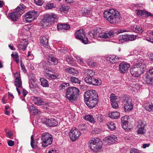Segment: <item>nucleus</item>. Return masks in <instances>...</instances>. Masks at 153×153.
<instances>
[{
	"label": "nucleus",
	"instance_id": "55",
	"mask_svg": "<svg viewBox=\"0 0 153 153\" xmlns=\"http://www.w3.org/2000/svg\"><path fill=\"white\" fill-rule=\"evenodd\" d=\"M40 112L39 111L38 109H36L34 108L33 110V111L31 113L33 115H35L37 114H39Z\"/></svg>",
	"mask_w": 153,
	"mask_h": 153
},
{
	"label": "nucleus",
	"instance_id": "25",
	"mask_svg": "<svg viewBox=\"0 0 153 153\" xmlns=\"http://www.w3.org/2000/svg\"><path fill=\"white\" fill-rule=\"evenodd\" d=\"M132 30L135 33H141L143 31V30L141 27L139 26L134 25L131 27Z\"/></svg>",
	"mask_w": 153,
	"mask_h": 153
},
{
	"label": "nucleus",
	"instance_id": "59",
	"mask_svg": "<svg viewBox=\"0 0 153 153\" xmlns=\"http://www.w3.org/2000/svg\"><path fill=\"white\" fill-rule=\"evenodd\" d=\"M67 85H69V84L68 83H63L61 85L60 87L64 89L65 87L67 86Z\"/></svg>",
	"mask_w": 153,
	"mask_h": 153
},
{
	"label": "nucleus",
	"instance_id": "36",
	"mask_svg": "<svg viewBox=\"0 0 153 153\" xmlns=\"http://www.w3.org/2000/svg\"><path fill=\"white\" fill-rule=\"evenodd\" d=\"M11 56L13 60L16 62L17 63H18L19 62V58L18 53L16 52L13 53L11 54Z\"/></svg>",
	"mask_w": 153,
	"mask_h": 153
},
{
	"label": "nucleus",
	"instance_id": "6",
	"mask_svg": "<svg viewBox=\"0 0 153 153\" xmlns=\"http://www.w3.org/2000/svg\"><path fill=\"white\" fill-rule=\"evenodd\" d=\"M41 139L42 141V146L44 148H47L51 145L53 141V137L50 134L45 132L41 135Z\"/></svg>",
	"mask_w": 153,
	"mask_h": 153
},
{
	"label": "nucleus",
	"instance_id": "2",
	"mask_svg": "<svg viewBox=\"0 0 153 153\" xmlns=\"http://www.w3.org/2000/svg\"><path fill=\"white\" fill-rule=\"evenodd\" d=\"M79 93V90L76 87H69L66 90L65 97L70 102H74L77 100Z\"/></svg>",
	"mask_w": 153,
	"mask_h": 153
},
{
	"label": "nucleus",
	"instance_id": "43",
	"mask_svg": "<svg viewBox=\"0 0 153 153\" xmlns=\"http://www.w3.org/2000/svg\"><path fill=\"white\" fill-rule=\"evenodd\" d=\"M33 137L34 136L32 135L31 137L30 144L33 148H34L35 147L36 145V140H34Z\"/></svg>",
	"mask_w": 153,
	"mask_h": 153
},
{
	"label": "nucleus",
	"instance_id": "42",
	"mask_svg": "<svg viewBox=\"0 0 153 153\" xmlns=\"http://www.w3.org/2000/svg\"><path fill=\"white\" fill-rule=\"evenodd\" d=\"M48 59L49 61H51L55 65H56L58 62V60L57 59L51 56H49Z\"/></svg>",
	"mask_w": 153,
	"mask_h": 153
},
{
	"label": "nucleus",
	"instance_id": "22",
	"mask_svg": "<svg viewBox=\"0 0 153 153\" xmlns=\"http://www.w3.org/2000/svg\"><path fill=\"white\" fill-rule=\"evenodd\" d=\"M137 11V15L138 16H141L143 15H144L145 16L147 17L149 16H153V15L147 11L140 10H138Z\"/></svg>",
	"mask_w": 153,
	"mask_h": 153
},
{
	"label": "nucleus",
	"instance_id": "7",
	"mask_svg": "<svg viewBox=\"0 0 153 153\" xmlns=\"http://www.w3.org/2000/svg\"><path fill=\"white\" fill-rule=\"evenodd\" d=\"M57 20V16L55 13L48 14L44 15L42 21L47 25H49Z\"/></svg>",
	"mask_w": 153,
	"mask_h": 153
},
{
	"label": "nucleus",
	"instance_id": "26",
	"mask_svg": "<svg viewBox=\"0 0 153 153\" xmlns=\"http://www.w3.org/2000/svg\"><path fill=\"white\" fill-rule=\"evenodd\" d=\"M122 102L124 105H126L129 102L132 101V99L128 95H126L122 97L121 98Z\"/></svg>",
	"mask_w": 153,
	"mask_h": 153
},
{
	"label": "nucleus",
	"instance_id": "16",
	"mask_svg": "<svg viewBox=\"0 0 153 153\" xmlns=\"http://www.w3.org/2000/svg\"><path fill=\"white\" fill-rule=\"evenodd\" d=\"M130 67L129 64L126 62H122L119 65V71L121 74H123L127 71Z\"/></svg>",
	"mask_w": 153,
	"mask_h": 153
},
{
	"label": "nucleus",
	"instance_id": "24",
	"mask_svg": "<svg viewBox=\"0 0 153 153\" xmlns=\"http://www.w3.org/2000/svg\"><path fill=\"white\" fill-rule=\"evenodd\" d=\"M129 102L124 105V110L126 112L131 111L133 108V106L132 101H130Z\"/></svg>",
	"mask_w": 153,
	"mask_h": 153
},
{
	"label": "nucleus",
	"instance_id": "51",
	"mask_svg": "<svg viewBox=\"0 0 153 153\" xmlns=\"http://www.w3.org/2000/svg\"><path fill=\"white\" fill-rule=\"evenodd\" d=\"M6 135L7 137L11 138V137L13 136L12 132L10 130H8V132L6 134Z\"/></svg>",
	"mask_w": 153,
	"mask_h": 153
},
{
	"label": "nucleus",
	"instance_id": "3",
	"mask_svg": "<svg viewBox=\"0 0 153 153\" xmlns=\"http://www.w3.org/2000/svg\"><path fill=\"white\" fill-rule=\"evenodd\" d=\"M146 68L145 64L138 62L133 65L130 71L133 76L137 77L143 73Z\"/></svg>",
	"mask_w": 153,
	"mask_h": 153
},
{
	"label": "nucleus",
	"instance_id": "50",
	"mask_svg": "<svg viewBox=\"0 0 153 153\" xmlns=\"http://www.w3.org/2000/svg\"><path fill=\"white\" fill-rule=\"evenodd\" d=\"M35 3L37 5H41L44 3L43 0H34Z\"/></svg>",
	"mask_w": 153,
	"mask_h": 153
},
{
	"label": "nucleus",
	"instance_id": "44",
	"mask_svg": "<svg viewBox=\"0 0 153 153\" xmlns=\"http://www.w3.org/2000/svg\"><path fill=\"white\" fill-rule=\"evenodd\" d=\"M87 63L89 66L93 67L96 66L97 65V63L96 62L92 61L90 59H88V60L87 61Z\"/></svg>",
	"mask_w": 153,
	"mask_h": 153
},
{
	"label": "nucleus",
	"instance_id": "21",
	"mask_svg": "<svg viewBox=\"0 0 153 153\" xmlns=\"http://www.w3.org/2000/svg\"><path fill=\"white\" fill-rule=\"evenodd\" d=\"M57 27L59 30H67L70 28V25L68 24H58L57 25Z\"/></svg>",
	"mask_w": 153,
	"mask_h": 153
},
{
	"label": "nucleus",
	"instance_id": "35",
	"mask_svg": "<svg viewBox=\"0 0 153 153\" xmlns=\"http://www.w3.org/2000/svg\"><path fill=\"white\" fill-rule=\"evenodd\" d=\"M86 120L89 121L90 122L94 123L95 122V119L91 115H89L86 116L84 118Z\"/></svg>",
	"mask_w": 153,
	"mask_h": 153
},
{
	"label": "nucleus",
	"instance_id": "41",
	"mask_svg": "<svg viewBox=\"0 0 153 153\" xmlns=\"http://www.w3.org/2000/svg\"><path fill=\"white\" fill-rule=\"evenodd\" d=\"M143 106L146 110L153 111V105H149L148 106L147 104H144Z\"/></svg>",
	"mask_w": 153,
	"mask_h": 153
},
{
	"label": "nucleus",
	"instance_id": "58",
	"mask_svg": "<svg viewBox=\"0 0 153 153\" xmlns=\"http://www.w3.org/2000/svg\"><path fill=\"white\" fill-rule=\"evenodd\" d=\"M114 63L118 62L119 61L120 59V58L119 57H118V56H115V55H114Z\"/></svg>",
	"mask_w": 153,
	"mask_h": 153
},
{
	"label": "nucleus",
	"instance_id": "32",
	"mask_svg": "<svg viewBox=\"0 0 153 153\" xmlns=\"http://www.w3.org/2000/svg\"><path fill=\"white\" fill-rule=\"evenodd\" d=\"M28 44V42L25 41L23 44L22 43L19 44L18 45V48L19 50L24 51L25 50Z\"/></svg>",
	"mask_w": 153,
	"mask_h": 153
},
{
	"label": "nucleus",
	"instance_id": "18",
	"mask_svg": "<svg viewBox=\"0 0 153 153\" xmlns=\"http://www.w3.org/2000/svg\"><path fill=\"white\" fill-rule=\"evenodd\" d=\"M137 127L138 129L137 133L141 134H144L145 132L144 130L145 125L143 122L141 120H139L137 121Z\"/></svg>",
	"mask_w": 153,
	"mask_h": 153
},
{
	"label": "nucleus",
	"instance_id": "30",
	"mask_svg": "<svg viewBox=\"0 0 153 153\" xmlns=\"http://www.w3.org/2000/svg\"><path fill=\"white\" fill-rule=\"evenodd\" d=\"M128 35H120L118 38L119 43L128 41Z\"/></svg>",
	"mask_w": 153,
	"mask_h": 153
},
{
	"label": "nucleus",
	"instance_id": "62",
	"mask_svg": "<svg viewBox=\"0 0 153 153\" xmlns=\"http://www.w3.org/2000/svg\"><path fill=\"white\" fill-rule=\"evenodd\" d=\"M35 107H34L33 105H30L29 107V110L30 112L31 113L33 111V110L34 108Z\"/></svg>",
	"mask_w": 153,
	"mask_h": 153
},
{
	"label": "nucleus",
	"instance_id": "4",
	"mask_svg": "<svg viewBox=\"0 0 153 153\" xmlns=\"http://www.w3.org/2000/svg\"><path fill=\"white\" fill-rule=\"evenodd\" d=\"M26 6L22 4H20L16 7L14 12L8 14L10 18L13 21H16L19 17L25 12V10Z\"/></svg>",
	"mask_w": 153,
	"mask_h": 153
},
{
	"label": "nucleus",
	"instance_id": "57",
	"mask_svg": "<svg viewBox=\"0 0 153 153\" xmlns=\"http://www.w3.org/2000/svg\"><path fill=\"white\" fill-rule=\"evenodd\" d=\"M8 145L10 146H12L14 145V141L12 140H10L7 142Z\"/></svg>",
	"mask_w": 153,
	"mask_h": 153
},
{
	"label": "nucleus",
	"instance_id": "29",
	"mask_svg": "<svg viewBox=\"0 0 153 153\" xmlns=\"http://www.w3.org/2000/svg\"><path fill=\"white\" fill-rule=\"evenodd\" d=\"M40 40V43L43 46L45 47L46 45H47L48 44V39L46 36H41Z\"/></svg>",
	"mask_w": 153,
	"mask_h": 153
},
{
	"label": "nucleus",
	"instance_id": "52",
	"mask_svg": "<svg viewBox=\"0 0 153 153\" xmlns=\"http://www.w3.org/2000/svg\"><path fill=\"white\" fill-rule=\"evenodd\" d=\"M15 79H21L20 73L19 72H17L14 74Z\"/></svg>",
	"mask_w": 153,
	"mask_h": 153
},
{
	"label": "nucleus",
	"instance_id": "38",
	"mask_svg": "<svg viewBox=\"0 0 153 153\" xmlns=\"http://www.w3.org/2000/svg\"><path fill=\"white\" fill-rule=\"evenodd\" d=\"M106 125L108 128L111 130H113L116 128L115 123L113 122H108L106 123Z\"/></svg>",
	"mask_w": 153,
	"mask_h": 153
},
{
	"label": "nucleus",
	"instance_id": "48",
	"mask_svg": "<svg viewBox=\"0 0 153 153\" xmlns=\"http://www.w3.org/2000/svg\"><path fill=\"white\" fill-rule=\"evenodd\" d=\"M114 55H110L108 56L107 58V60L110 62L113 63L114 62Z\"/></svg>",
	"mask_w": 153,
	"mask_h": 153
},
{
	"label": "nucleus",
	"instance_id": "34",
	"mask_svg": "<svg viewBox=\"0 0 153 153\" xmlns=\"http://www.w3.org/2000/svg\"><path fill=\"white\" fill-rule=\"evenodd\" d=\"M29 84L30 88H33L36 85V81L35 79L31 78L29 81Z\"/></svg>",
	"mask_w": 153,
	"mask_h": 153
},
{
	"label": "nucleus",
	"instance_id": "60",
	"mask_svg": "<svg viewBox=\"0 0 153 153\" xmlns=\"http://www.w3.org/2000/svg\"><path fill=\"white\" fill-rule=\"evenodd\" d=\"M148 73L153 77V68L149 70Z\"/></svg>",
	"mask_w": 153,
	"mask_h": 153
},
{
	"label": "nucleus",
	"instance_id": "11",
	"mask_svg": "<svg viewBox=\"0 0 153 153\" xmlns=\"http://www.w3.org/2000/svg\"><path fill=\"white\" fill-rule=\"evenodd\" d=\"M81 134L80 132L78 129L74 127L70 130L69 136L71 140L74 141L78 139Z\"/></svg>",
	"mask_w": 153,
	"mask_h": 153
},
{
	"label": "nucleus",
	"instance_id": "28",
	"mask_svg": "<svg viewBox=\"0 0 153 153\" xmlns=\"http://www.w3.org/2000/svg\"><path fill=\"white\" fill-rule=\"evenodd\" d=\"M33 100L34 101V103L38 105H40L43 103V100L39 97H34Z\"/></svg>",
	"mask_w": 153,
	"mask_h": 153
},
{
	"label": "nucleus",
	"instance_id": "61",
	"mask_svg": "<svg viewBox=\"0 0 153 153\" xmlns=\"http://www.w3.org/2000/svg\"><path fill=\"white\" fill-rule=\"evenodd\" d=\"M150 143H145L143 144L142 146V147L143 149H145L147 147H149V146Z\"/></svg>",
	"mask_w": 153,
	"mask_h": 153
},
{
	"label": "nucleus",
	"instance_id": "20",
	"mask_svg": "<svg viewBox=\"0 0 153 153\" xmlns=\"http://www.w3.org/2000/svg\"><path fill=\"white\" fill-rule=\"evenodd\" d=\"M45 123L50 126H57L58 123L57 121L54 118L46 119Z\"/></svg>",
	"mask_w": 153,
	"mask_h": 153
},
{
	"label": "nucleus",
	"instance_id": "13",
	"mask_svg": "<svg viewBox=\"0 0 153 153\" xmlns=\"http://www.w3.org/2000/svg\"><path fill=\"white\" fill-rule=\"evenodd\" d=\"M37 16V13L35 11L27 12L25 15V20L27 22H30L33 21Z\"/></svg>",
	"mask_w": 153,
	"mask_h": 153
},
{
	"label": "nucleus",
	"instance_id": "63",
	"mask_svg": "<svg viewBox=\"0 0 153 153\" xmlns=\"http://www.w3.org/2000/svg\"><path fill=\"white\" fill-rule=\"evenodd\" d=\"M146 40L149 42L153 43V39L147 37L146 38Z\"/></svg>",
	"mask_w": 153,
	"mask_h": 153
},
{
	"label": "nucleus",
	"instance_id": "19",
	"mask_svg": "<svg viewBox=\"0 0 153 153\" xmlns=\"http://www.w3.org/2000/svg\"><path fill=\"white\" fill-rule=\"evenodd\" d=\"M114 34V33L111 30L106 31L104 32H102L100 33L99 35V37L106 39L109 37H110L113 36Z\"/></svg>",
	"mask_w": 153,
	"mask_h": 153
},
{
	"label": "nucleus",
	"instance_id": "40",
	"mask_svg": "<svg viewBox=\"0 0 153 153\" xmlns=\"http://www.w3.org/2000/svg\"><path fill=\"white\" fill-rule=\"evenodd\" d=\"M14 84L17 87L20 88L22 87V82L21 79H15Z\"/></svg>",
	"mask_w": 153,
	"mask_h": 153
},
{
	"label": "nucleus",
	"instance_id": "49",
	"mask_svg": "<svg viewBox=\"0 0 153 153\" xmlns=\"http://www.w3.org/2000/svg\"><path fill=\"white\" fill-rule=\"evenodd\" d=\"M122 122L123 123L122 124L123 128L125 129H126L127 128L128 122L126 121H123V120H122Z\"/></svg>",
	"mask_w": 153,
	"mask_h": 153
},
{
	"label": "nucleus",
	"instance_id": "31",
	"mask_svg": "<svg viewBox=\"0 0 153 153\" xmlns=\"http://www.w3.org/2000/svg\"><path fill=\"white\" fill-rule=\"evenodd\" d=\"M120 115V113L117 111L111 112L108 114L109 117L111 118L117 119L119 117Z\"/></svg>",
	"mask_w": 153,
	"mask_h": 153
},
{
	"label": "nucleus",
	"instance_id": "9",
	"mask_svg": "<svg viewBox=\"0 0 153 153\" xmlns=\"http://www.w3.org/2000/svg\"><path fill=\"white\" fill-rule=\"evenodd\" d=\"M84 80L87 83L93 85H99L101 83V81L100 79L95 78L94 76L86 77L84 79Z\"/></svg>",
	"mask_w": 153,
	"mask_h": 153
},
{
	"label": "nucleus",
	"instance_id": "1",
	"mask_svg": "<svg viewBox=\"0 0 153 153\" xmlns=\"http://www.w3.org/2000/svg\"><path fill=\"white\" fill-rule=\"evenodd\" d=\"M104 17L111 24H117L120 22L121 17L119 13L117 10L112 9L108 11H105Z\"/></svg>",
	"mask_w": 153,
	"mask_h": 153
},
{
	"label": "nucleus",
	"instance_id": "15",
	"mask_svg": "<svg viewBox=\"0 0 153 153\" xmlns=\"http://www.w3.org/2000/svg\"><path fill=\"white\" fill-rule=\"evenodd\" d=\"M117 137L116 136L111 135L104 139L102 143L105 145H106L108 144H110L117 142Z\"/></svg>",
	"mask_w": 153,
	"mask_h": 153
},
{
	"label": "nucleus",
	"instance_id": "37",
	"mask_svg": "<svg viewBox=\"0 0 153 153\" xmlns=\"http://www.w3.org/2000/svg\"><path fill=\"white\" fill-rule=\"evenodd\" d=\"M85 74L87 76V77H91L95 75V73L91 70H88L86 71Z\"/></svg>",
	"mask_w": 153,
	"mask_h": 153
},
{
	"label": "nucleus",
	"instance_id": "45",
	"mask_svg": "<svg viewBox=\"0 0 153 153\" xmlns=\"http://www.w3.org/2000/svg\"><path fill=\"white\" fill-rule=\"evenodd\" d=\"M91 11V10L90 8H85L82 10V14L84 16L88 15L90 13Z\"/></svg>",
	"mask_w": 153,
	"mask_h": 153
},
{
	"label": "nucleus",
	"instance_id": "17",
	"mask_svg": "<svg viewBox=\"0 0 153 153\" xmlns=\"http://www.w3.org/2000/svg\"><path fill=\"white\" fill-rule=\"evenodd\" d=\"M88 107L92 108L95 106L98 102V98L91 99L87 100V101H85Z\"/></svg>",
	"mask_w": 153,
	"mask_h": 153
},
{
	"label": "nucleus",
	"instance_id": "54",
	"mask_svg": "<svg viewBox=\"0 0 153 153\" xmlns=\"http://www.w3.org/2000/svg\"><path fill=\"white\" fill-rule=\"evenodd\" d=\"M54 6L53 4L50 3L47 4L46 6V8L47 9H51L53 8Z\"/></svg>",
	"mask_w": 153,
	"mask_h": 153
},
{
	"label": "nucleus",
	"instance_id": "12",
	"mask_svg": "<svg viewBox=\"0 0 153 153\" xmlns=\"http://www.w3.org/2000/svg\"><path fill=\"white\" fill-rule=\"evenodd\" d=\"M46 62H43V67L45 69V71H46V73L45 74V76L48 79L51 80L52 79H56L58 76V74L56 73L54 74H51L47 72H52V69L51 68H48L46 67Z\"/></svg>",
	"mask_w": 153,
	"mask_h": 153
},
{
	"label": "nucleus",
	"instance_id": "14",
	"mask_svg": "<svg viewBox=\"0 0 153 153\" xmlns=\"http://www.w3.org/2000/svg\"><path fill=\"white\" fill-rule=\"evenodd\" d=\"M110 100L112 107L116 109L119 108L118 103L119 102V100L118 97L116 96L115 94H112L111 95Z\"/></svg>",
	"mask_w": 153,
	"mask_h": 153
},
{
	"label": "nucleus",
	"instance_id": "46",
	"mask_svg": "<svg viewBox=\"0 0 153 153\" xmlns=\"http://www.w3.org/2000/svg\"><path fill=\"white\" fill-rule=\"evenodd\" d=\"M69 9V7L67 6H61L60 8V11L61 12H65L68 11Z\"/></svg>",
	"mask_w": 153,
	"mask_h": 153
},
{
	"label": "nucleus",
	"instance_id": "53",
	"mask_svg": "<svg viewBox=\"0 0 153 153\" xmlns=\"http://www.w3.org/2000/svg\"><path fill=\"white\" fill-rule=\"evenodd\" d=\"M130 153H140V152L137 149L132 148L131 149Z\"/></svg>",
	"mask_w": 153,
	"mask_h": 153
},
{
	"label": "nucleus",
	"instance_id": "23",
	"mask_svg": "<svg viewBox=\"0 0 153 153\" xmlns=\"http://www.w3.org/2000/svg\"><path fill=\"white\" fill-rule=\"evenodd\" d=\"M65 70V71L74 76L76 75L79 73L77 70L72 67H69L66 68Z\"/></svg>",
	"mask_w": 153,
	"mask_h": 153
},
{
	"label": "nucleus",
	"instance_id": "39",
	"mask_svg": "<svg viewBox=\"0 0 153 153\" xmlns=\"http://www.w3.org/2000/svg\"><path fill=\"white\" fill-rule=\"evenodd\" d=\"M70 80L72 82L75 84H80V81L78 78L75 77H70Z\"/></svg>",
	"mask_w": 153,
	"mask_h": 153
},
{
	"label": "nucleus",
	"instance_id": "64",
	"mask_svg": "<svg viewBox=\"0 0 153 153\" xmlns=\"http://www.w3.org/2000/svg\"><path fill=\"white\" fill-rule=\"evenodd\" d=\"M150 55V59L151 61L153 62V53H151Z\"/></svg>",
	"mask_w": 153,
	"mask_h": 153
},
{
	"label": "nucleus",
	"instance_id": "5",
	"mask_svg": "<svg viewBox=\"0 0 153 153\" xmlns=\"http://www.w3.org/2000/svg\"><path fill=\"white\" fill-rule=\"evenodd\" d=\"M90 148L93 152H97L102 148V142L98 138H92L88 142Z\"/></svg>",
	"mask_w": 153,
	"mask_h": 153
},
{
	"label": "nucleus",
	"instance_id": "10",
	"mask_svg": "<svg viewBox=\"0 0 153 153\" xmlns=\"http://www.w3.org/2000/svg\"><path fill=\"white\" fill-rule=\"evenodd\" d=\"M84 100L98 98L97 92L94 90H91L86 91L84 94Z\"/></svg>",
	"mask_w": 153,
	"mask_h": 153
},
{
	"label": "nucleus",
	"instance_id": "27",
	"mask_svg": "<svg viewBox=\"0 0 153 153\" xmlns=\"http://www.w3.org/2000/svg\"><path fill=\"white\" fill-rule=\"evenodd\" d=\"M150 75L148 73L146 74L145 80L148 84H150L153 85V81H152V76H150Z\"/></svg>",
	"mask_w": 153,
	"mask_h": 153
},
{
	"label": "nucleus",
	"instance_id": "56",
	"mask_svg": "<svg viewBox=\"0 0 153 153\" xmlns=\"http://www.w3.org/2000/svg\"><path fill=\"white\" fill-rule=\"evenodd\" d=\"M97 120L98 121L100 122H102L103 120H102V116L101 114H98L97 116Z\"/></svg>",
	"mask_w": 153,
	"mask_h": 153
},
{
	"label": "nucleus",
	"instance_id": "8",
	"mask_svg": "<svg viewBox=\"0 0 153 153\" xmlns=\"http://www.w3.org/2000/svg\"><path fill=\"white\" fill-rule=\"evenodd\" d=\"M75 35L76 39L80 40L85 44L88 43V38L85 37V33L83 30H78L76 32Z\"/></svg>",
	"mask_w": 153,
	"mask_h": 153
},
{
	"label": "nucleus",
	"instance_id": "47",
	"mask_svg": "<svg viewBox=\"0 0 153 153\" xmlns=\"http://www.w3.org/2000/svg\"><path fill=\"white\" fill-rule=\"evenodd\" d=\"M137 36L134 35H128V41H133L136 39Z\"/></svg>",
	"mask_w": 153,
	"mask_h": 153
},
{
	"label": "nucleus",
	"instance_id": "33",
	"mask_svg": "<svg viewBox=\"0 0 153 153\" xmlns=\"http://www.w3.org/2000/svg\"><path fill=\"white\" fill-rule=\"evenodd\" d=\"M40 81L41 85L43 87H48L49 86L48 81L45 78H40Z\"/></svg>",
	"mask_w": 153,
	"mask_h": 153
}]
</instances>
